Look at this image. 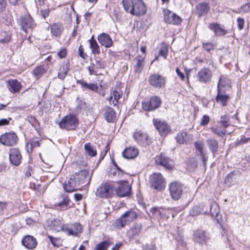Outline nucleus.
Returning a JSON list of instances; mask_svg holds the SVG:
<instances>
[{"instance_id":"4be33fe9","label":"nucleus","mask_w":250,"mask_h":250,"mask_svg":"<svg viewBox=\"0 0 250 250\" xmlns=\"http://www.w3.org/2000/svg\"><path fill=\"white\" fill-rule=\"evenodd\" d=\"M191 139V134L185 131L179 132L175 137L177 143L179 144H188L190 143Z\"/></svg>"},{"instance_id":"7c9ffc66","label":"nucleus","mask_w":250,"mask_h":250,"mask_svg":"<svg viewBox=\"0 0 250 250\" xmlns=\"http://www.w3.org/2000/svg\"><path fill=\"white\" fill-rule=\"evenodd\" d=\"M138 150L134 147H130L125 149L122 152L123 156L126 159H133L138 154Z\"/></svg>"},{"instance_id":"5701e85b","label":"nucleus","mask_w":250,"mask_h":250,"mask_svg":"<svg viewBox=\"0 0 250 250\" xmlns=\"http://www.w3.org/2000/svg\"><path fill=\"white\" fill-rule=\"evenodd\" d=\"M99 42L101 45L106 48L110 47L113 44V42L110 36L107 34L102 33L98 35L97 38Z\"/></svg>"},{"instance_id":"c03bdc74","label":"nucleus","mask_w":250,"mask_h":250,"mask_svg":"<svg viewBox=\"0 0 250 250\" xmlns=\"http://www.w3.org/2000/svg\"><path fill=\"white\" fill-rule=\"evenodd\" d=\"M211 130L218 136L222 137L227 133L230 134L231 132H228L226 128H223L222 125L219 126L215 125L211 128Z\"/></svg>"},{"instance_id":"f8f14e48","label":"nucleus","mask_w":250,"mask_h":250,"mask_svg":"<svg viewBox=\"0 0 250 250\" xmlns=\"http://www.w3.org/2000/svg\"><path fill=\"white\" fill-rule=\"evenodd\" d=\"M18 141V137L15 133L8 132L0 136V142L7 146L15 145Z\"/></svg>"},{"instance_id":"4468645a","label":"nucleus","mask_w":250,"mask_h":250,"mask_svg":"<svg viewBox=\"0 0 250 250\" xmlns=\"http://www.w3.org/2000/svg\"><path fill=\"white\" fill-rule=\"evenodd\" d=\"M153 124L161 136H166L171 131V129L167 124L158 119H154Z\"/></svg>"},{"instance_id":"338daca9","label":"nucleus","mask_w":250,"mask_h":250,"mask_svg":"<svg viewBox=\"0 0 250 250\" xmlns=\"http://www.w3.org/2000/svg\"><path fill=\"white\" fill-rule=\"evenodd\" d=\"M11 120L10 118L8 119H2L0 120V126L7 125L9 124L10 121Z\"/></svg>"},{"instance_id":"bf43d9fd","label":"nucleus","mask_w":250,"mask_h":250,"mask_svg":"<svg viewBox=\"0 0 250 250\" xmlns=\"http://www.w3.org/2000/svg\"><path fill=\"white\" fill-rule=\"evenodd\" d=\"M167 47L166 46H162L159 51V55L163 57L165 59H166L167 56Z\"/></svg>"},{"instance_id":"a211bd4d","label":"nucleus","mask_w":250,"mask_h":250,"mask_svg":"<svg viewBox=\"0 0 250 250\" xmlns=\"http://www.w3.org/2000/svg\"><path fill=\"white\" fill-rule=\"evenodd\" d=\"M83 227L79 223H75L71 225L67 224L65 228V233L68 235L78 236L82 232Z\"/></svg>"},{"instance_id":"b1692460","label":"nucleus","mask_w":250,"mask_h":250,"mask_svg":"<svg viewBox=\"0 0 250 250\" xmlns=\"http://www.w3.org/2000/svg\"><path fill=\"white\" fill-rule=\"evenodd\" d=\"M78 187V184L73 176H72L63 185L64 190L67 192H72L77 190Z\"/></svg>"},{"instance_id":"a878e982","label":"nucleus","mask_w":250,"mask_h":250,"mask_svg":"<svg viewBox=\"0 0 250 250\" xmlns=\"http://www.w3.org/2000/svg\"><path fill=\"white\" fill-rule=\"evenodd\" d=\"M78 186L88 181V173L86 171H81L73 175Z\"/></svg>"},{"instance_id":"4c0bfd02","label":"nucleus","mask_w":250,"mask_h":250,"mask_svg":"<svg viewBox=\"0 0 250 250\" xmlns=\"http://www.w3.org/2000/svg\"><path fill=\"white\" fill-rule=\"evenodd\" d=\"M69 67V63H63L59 69L58 77L60 79H63L67 75Z\"/></svg>"},{"instance_id":"aec40b11","label":"nucleus","mask_w":250,"mask_h":250,"mask_svg":"<svg viewBox=\"0 0 250 250\" xmlns=\"http://www.w3.org/2000/svg\"><path fill=\"white\" fill-rule=\"evenodd\" d=\"M208 239V236L204 230H197L194 233L193 240L194 242L200 245L205 244L207 242Z\"/></svg>"},{"instance_id":"79ce46f5","label":"nucleus","mask_w":250,"mask_h":250,"mask_svg":"<svg viewBox=\"0 0 250 250\" xmlns=\"http://www.w3.org/2000/svg\"><path fill=\"white\" fill-rule=\"evenodd\" d=\"M9 89L13 93L19 92L21 89V83L16 80L8 81Z\"/></svg>"},{"instance_id":"ddd939ff","label":"nucleus","mask_w":250,"mask_h":250,"mask_svg":"<svg viewBox=\"0 0 250 250\" xmlns=\"http://www.w3.org/2000/svg\"><path fill=\"white\" fill-rule=\"evenodd\" d=\"M133 138L138 144L142 146L149 145L151 142L148 134L141 130L134 132Z\"/></svg>"},{"instance_id":"6e6d98bb","label":"nucleus","mask_w":250,"mask_h":250,"mask_svg":"<svg viewBox=\"0 0 250 250\" xmlns=\"http://www.w3.org/2000/svg\"><path fill=\"white\" fill-rule=\"evenodd\" d=\"M10 39V35L6 32H1L0 34V42L2 43L8 42Z\"/></svg>"},{"instance_id":"8fccbe9b","label":"nucleus","mask_w":250,"mask_h":250,"mask_svg":"<svg viewBox=\"0 0 250 250\" xmlns=\"http://www.w3.org/2000/svg\"><path fill=\"white\" fill-rule=\"evenodd\" d=\"M203 205H199L194 206L189 211V214L192 216H194L200 214L203 209Z\"/></svg>"},{"instance_id":"7ed1b4c3","label":"nucleus","mask_w":250,"mask_h":250,"mask_svg":"<svg viewBox=\"0 0 250 250\" xmlns=\"http://www.w3.org/2000/svg\"><path fill=\"white\" fill-rule=\"evenodd\" d=\"M137 217L136 213L132 211H127L114 222V226L119 229L125 227V225L133 221Z\"/></svg>"},{"instance_id":"f257e3e1","label":"nucleus","mask_w":250,"mask_h":250,"mask_svg":"<svg viewBox=\"0 0 250 250\" xmlns=\"http://www.w3.org/2000/svg\"><path fill=\"white\" fill-rule=\"evenodd\" d=\"M125 11L132 16L140 17L146 14L147 8L142 0H122Z\"/></svg>"},{"instance_id":"e433bc0d","label":"nucleus","mask_w":250,"mask_h":250,"mask_svg":"<svg viewBox=\"0 0 250 250\" xmlns=\"http://www.w3.org/2000/svg\"><path fill=\"white\" fill-rule=\"evenodd\" d=\"M210 214L212 218H214L217 222H219V216L220 213V208L216 202H213L210 207Z\"/></svg>"},{"instance_id":"423d86ee","label":"nucleus","mask_w":250,"mask_h":250,"mask_svg":"<svg viewBox=\"0 0 250 250\" xmlns=\"http://www.w3.org/2000/svg\"><path fill=\"white\" fill-rule=\"evenodd\" d=\"M151 187L157 190H161L165 187V180L161 174L154 173L150 176Z\"/></svg>"},{"instance_id":"37998d69","label":"nucleus","mask_w":250,"mask_h":250,"mask_svg":"<svg viewBox=\"0 0 250 250\" xmlns=\"http://www.w3.org/2000/svg\"><path fill=\"white\" fill-rule=\"evenodd\" d=\"M89 47L93 54H99L100 53V47L95 40L94 36H92L89 40Z\"/></svg>"},{"instance_id":"1a4fd4ad","label":"nucleus","mask_w":250,"mask_h":250,"mask_svg":"<svg viewBox=\"0 0 250 250\" xmlns=\"http://www.w3.org/2000/svg\"><path fill=\"white\" fill-rule=\"evenodd\" d=\"M164 12V21L166 23L173 25L180 24L182 22V19L167 9H165Z\"/></svg>"},{"instance_id":"393cba45","label":"nucleus","mask_w":250,"mask_h":250,"mask_svg":"<svg viewBox=\"0 0 250 250\" xmlns=\"http://www.w3.org/2000/svg\"><path fill=\"white\" fill-rule=\"evenodd\" d=\"M122 92L120 90H110V95L107 98V100L110 104L116 106L119 103V100L121 98Z\"/></svg>"},{"instance_id":"ea45409f","label":"nucleus","mask_w":250,"mask_h":250,"mask_svg":"<svg viewBox=\"0 0 250 250\" xmlns=\"http://www.w3.org/2000/svg\"><path fill=\"white\" fill-rule=\"evenodd\" d=\"M136 62L134 65V70L136 73H140L144 68V58L142 56H137L135 59Z\"/></svg>"},{"instance_id":"052dcab7","label":"nucleus","mask_w":250,"mask_h":250,"mask_svg":"<svg viewBox=\"0 0 250 250\" xmlns=\"http://www.w3.org/2000/svg\"><path fill=\"white\" fill-rule=\"evenodd\" d=\"M150 213L152 214L153 217L161 216L162 212L161 210L157 208H151L149 210Z\"/></svg>"},{"instance_id":"58836bf2","label":"nucleus","mask_w":250,"mask_h":250,"mask_svg":"<svg viewBox=\"0 0 250 250\" xmlns=\"http://www.w3.org/2000/svg\"><path fill=\"white\" fill-rule=\"evenodd\" d=\"M77 83L81 84L83 88L88 89L94 92H97L98 91V86L97 84L93 83H88L83 80L77 81Z\"/></svg>"},{"instance_id":"412c9836","label":"nucleus","mask_w":250,"mask_h":250,"mask_svg":"<svg viewBox=\"0 0 250 250\" xmlns=\"http://www.w3.org/2000/svg\"><path fill=\"white\" fill-rule=\"evenodd\" d=\"M21 243L26 249L32 250L36 248L37 245L36 239L31 235H26L23 237Z\"/></svg>"},{"instance_id":"e2e57ef3","label":"nucleus","mask_w":250,"mask_h":250,"mask_svg":"<svg viewBox=\"0 0 250 250\" xmlns=\"http://www.w3.org/2000/svg\"><path fill=\"white\" fill-rule=\"evenodd\" d=\"M237 23L238 28L239 30H241L244 28V25L245 23L244 20L241 18H238L237 19Z\"/></svg>"},{"instance_id":"f704fd0d","label":"nucleus","mask_w":250,"mask_h":250,"mask_svg":"<svg viewBox=\"0 0 250 250\" xmlns=\"http://www.w3.org/2000/svg\"><path fill=\"white\" fill-rule=\"evenodd\" d=\"M207 145L210 151L212 152L213 156H215L218 149V143L216 140L209 139L207 140Z\"/></svg>"},{"instance_id":"2f4dec72","label":"nucleus","mask_w":250,"mask_h":250,"mask_svg":"<svg viewBox=\"0 0 250 250\" xmlns=\"http://www.w3.org/2000/svg\"><path fill=\"white\" fill-rule=\"evenodd\" d=\"M104 117L109 123H113L116 120V114L114 110L110 107H106L105 108Z\"/></svg>"},{"instance_id":"0e129e2a","label":"nucleus","mask_w":250,"mask_h":250,"mask_svg":"<svg viewBox=\"0 0 250 250\" xmlns=\"http://www.w3.org/2000/svg\"><path fill=\"white\" fill-rule=\"evenodd\" d=\"M209 117L208 116L205 115L203 116L201 120L200 125H206L209 121Z\"/></svg>"},{"instance_id":"cd10ccee","label":"nucleus","mask_w":250,"mask_h":250,"mask_svg":"<svg viewBox=\"0 0 250 250\" xmlns=\"http://www.w3.org/2000/svg\"><path fill=\"white\" fill-rule=\"evenodd\" d=\"M210 9L208 4L207 2H201L196 7L195 13L199 17L206 15Z\"/></svg>"},{"instance_id":"5fc2aeb1","label":"nucleus","mask_w":250,"mask_h":250,"mask_svg":"<svg viewBox=\"0 0 250 250\" xmlns=\"http://www.w3.org/2000/svg\"><path fill=\"white\" fill-rule=\"evenodd\" d=\"M48 238L54 246L59 247L62 245V240L60 238H55L50 235H48Z\"/></svg>"},{"instance_id":"680f3d73","label":"nucleus","mask_w":250,"mask_h":250,"mask_svg":"<svg viewBox=\"0 0 250 250\" xmlns=\"http://www.w3.org/2000/svg\"><path fill=\"white\" fill-rule=\"evenodd\" d=\"M203 47L207 51L209 52L214 49V45L213 44L210 42L203 43Z\"/></svg>"},{"instance_id":"864d4df0","label":"nucleus","mask_w":250,"mask_h":250,"mask_svg":"<svg viewBox=\"0 0 250 250\" xmlns=\"http://www.w3.org/2000/svg\"><path fill=\"white\" fill-rule=\"evenodd\" d=\"M27 121L33 126L35 130L38 131L39 129V123L35 117L29 115L27 117Z\"/></svg>"},{"instance_id":"39448f33","label":"nucleus","mask_w":250,"mask_h":250,"mask_svg":"<svg viewBox=\"0 0 250 250\" xmlns=\"http://www.w3.org/2000/svg\"><path fill=\"white\" fill-rule=\"evenodd\" d=\"M194 146L196 155L201 158L203 165L206 167L208 156L207 151L205 148L204 143L202 141L198 140L194 143Z\"/></svg>"},{"instance_id":"09e8293b","label":"nucleus","mask_w":250,"mask_h":250,"mask_svg":"<svg viewBox=\"0 0 250 250\" xmlns=\"http://www.w3.org/2000/svg\"><path fill=\"white\" fill-rule=\"evenodd\" d=\"M229 116L228 115H224L222 116L220 118V120L219 121V123L221 124L222 126L226 128L231 125V123L229 122Z\"/></svg>"},{"instance_id":"4d7b16f0","label":"nucleus","mask_w":250,"mask_h":250,"mask_svg":"<svg viewBox=\"0 0 250 250\" xmlns=\"http://www.w3.org/2000/svg\"><path fill=\"white\" fill-rule=\"evenodd\" d=\"M62 200L58 203L57 205L59 207L67 208V206L69 205V199L67 196L62 195Z\"/></svg>"},{"instance_id":"774afa93","label":"nucleus","mask_w":250,"mask_h":250,"mask_svg":"<svg viewBox=\"0 0 250 250\" xmlns=\"http://www.w3.org/2000/svg\"><path fill=\"white\" fill-rule=\"evenodd\" d=\"M249 141H250V138H241L240 139L237 144L238 145H242V144H246V143H248Z\"/></svg>"},{"instance_id":"c85d7f7f","label":"nucleus","mask_w":250,"mask_h":250,"mask_svg":"<svg viewBox=\"0 0 250 250\" xmlns=\"http://www.w3.org/2000/svg\"><path fill=\"white\" fill-rule=\"evenodd\" d=\"M208 28L214 32V35L216 36H224L227 33L223 27L218 23H210L208 25Z\"/></svg>"},{"instance_id":"69168bd1","label":"nucleus","mask_w":250,"mask_h":250,"mask_svg":"<svg viewBox=\"0 0 250 250\" xmlns=\"http://www.w3.org/2000/svg\"><path fill=\"white\" fill-rule=\"evenodd\" d=\"M58 56L61 59L65 58L66 56V50L64 48L58 52Z\"/></svg>"},{"instance_id":"f3484780","label":"nucleus","mask_w":250,"mask_h":250,"mask_svg":"<svg viewBox=\"0 0 250 250\" xmlns=\"http://www.w3.org/2000/svg\"><path fill=\"white\" fill-rule=\"evenodd\" d=\"M131 188L127 182H123L119 184L117 188H115V193L119 197L127 196L130 193Z\"/></svg>"},{"instance_id":"6ab92c4d","label":"nucleus","mask_w":250,"mask_h":250,"mask_svg":"<svg viewBox=\"0 0 250 250\" xmlns=\"http://www.w3.org/2000/svg\"><path fill=\"white\" fill-rule=\"evenodd\" d=\"M155 162L157 165H160L168 169H172L174 167L173 160L162 154L156 158Z\"/></svg>"},{"instance_id":"f03ea898","label":"nucleus","mask_w":250,"mask_h":250,"mask_svg":"<svg viewBox=\"0 0 250 250\" xmlns=\"http://www.w3.org/2000/svg\"><path fill=\"white\" fill-rule=\"evenodd\" d=\"M115 188L111 182L102 183L97 188L96 195L101 198L108 199L112 197L115 194Z\"/></svg>"},{"instance_id":"20e7f679","label":"nucleus","mask_w":250,"mask_h":250,"mask_svg":"<svg viewBox=\"0 0 250 250\" xmlns=\"http://www.w3.org/2000/svg\"><path fill=\"white\" fill-rule=\"evenodd\" d=\"M78 125V121L75 116L70 115L62 118L59 123L61 128L66 130L74 129Z\"/></svg>"},{"instance_id":"72a5a7b5","label":"nucleus","mask_w":250,"mask_h":250,"mask_svg":"<svg viewBox=\"0 0 250 250\" xmlns=\"http://www.w3.org/2000/svg\"><path fill=\"white\" fill-rule=\"evenodd\" d=\"M52 224L54 230L58 232L62 231L65 232V228L67 224H63L61 219L56 218L54 219L52 222Z\"/></svg>"},{"instance_id":"3c124183","label":"nucleus","mask_w":250,"mask_h":250,"mask_svg":"<svg viewBox=\"0 0 250 250\" xmlns=\"http://www.w3.org/2000/svg\"><path fill=\"white\" fill-rule=\"evenodd\" d=\"M229 83V79L226 76L221 75L219 78V82L217 84V89H221V87H224Z\"/></svg>"},{"instance_id":"6e6552de","label":"nucleus","mask_w":250,"mask_h":250,"mask_svg":"<svg viewBox=\"0 0 250 250\" xmlns=\"http://www.w3.org/2000/svg\"><path fill=\"white\" fill-rule=\"evenodd\" d=\"M161 104V100L158 97H152L149 101H145L142 102V108L146 111L153 110L158 108Z\"/></svg>"},{"instance_id":"603ef678","label":"nucleus","mask_w":250,"mask_h":250,"mask_svg":"<svg viewBox=\"0 0 250 250\" xmlns=\"http://www.w3.org/2000/svg\"><path fill=\"white\" fill-rule=\"evenodd\" d=\"M235 182L234 175L233 172L229 173L225 179V184L229 187L231 186Z\"/></svg>"},{"instance_id":"bb28decb","label":"nucleus","mask_w":250,"mask_h":250,"mask_svg":"<svg viewBox=\"0 0 250 250\" xmlns=\"http://www.w3.org/2000/svg\"><path fill=\"white\" fill-rule=\"evenodd\" d=\"M217 95L216 97V102L223 106H226L229 100V96L222 91L220 89H217Z\"/></svg>"},{"instance_id":"13d9d810","label":"nucleus","mask_w":250,"mask_h":250,"mask_svg":"<svg viewBox=\"0 0 250 250\" xmlns=\"http://www.w3.org/2000/svg\"><path fill=\"white\" fill-rule=\"evenodd\" d=\"M237 13L244 14L246 13H250V2L246 3L238 9Z\"/></svg>"},{"instance_id":"9b49d317","label":"nucleus","mask_w":250,"mask_h":250,"mask_svg":"<svg viewBox=\"0 0 250 250\" xmlns=\"http://www.w3.org/2000/svg\"><path fill=\"white\" fill-rule=\"evenodd\" d=\"M20 24L21 29L26 33L28 32L29 30L35 28L36 25L31 17L29 15H25L21 17Z\"/></svg>"},{"instance_id":"a19ab883","label":"nucleus","mask_w":250,"mask_h":250,"mask_svg":"<svg viewBox=\"0 0 250 250\" xmlns=\"http://www.w3.org/2000/svg\"><path fill=\"white\" fill-rule=\"evenodd\" d=\"M46 73V69L42 65L37 66L32 71L33 75L36 79L41 78Z\"/></svg>"},{"instance_id":"c9c22d12","label":"nucleus","mask_w":250,"mask_h":250,"mask_svg":"<svg viewBox=\"0 0 250 250\" xmlns=\"http://www.w3.org/2000/svg\"><path fill=\"white\" fill-rule=\"evenodd\" d=\"M103 67V63L100 61H96V63H91L87 67L90 75H96L99 69Z\"/></svg>"},{"instance_id":"de8ad7c7","label":"nucleus","mask_w":250,"mask_h":250,"mask_svg":"<svg viewBox=\"0 0 250 250\" xmlns=\"http://www.w3.org/2000/svg\"><path fill=\"white\" fill-rule=\"evenodd\" d=\"M112 244L110 240H106L97 244L94 250H106Z\"/></svg>"},{"instance_id":"473e14b6","label":"nucleus","mask_w":250,"mask_h":250,"mask_svg":"<svg viewBox=\"0 0 250 250\" xmlns=\"http://www.w3.org/2000/svg\"><path fill=\"white\" fill-rule=\"evenodd\" d=\"M40 146V142L39 139L34 138L30 139L26 144V151L28 153H31L33 151V149Z\"/></svg>"},{"instance_id":"a18cd8bd","label":"nucleus","mask_w":250,"mask_h":250,"mask_svg":"<svg viewBox=\"0 0 250 250\" xmlns=\"http://www.w3.org/2000/svg\"><path fill=\"white\" fill-rule=\"evenodd\" d=\"M142 226L140 224L133 226L128 231V234L130 237L134 238L138 236L141 232Z\"/></svg>"},{"instance_id":"0eeeda50","label":"nucleus","mask_w":250,"mask_h":250,"mask_svg":"<svg viewBox=\"0 0 250 250\" xmlns=\"http://www.w3.org/2000/svg\"><path fill=\"white\" fill-rule=\"evenodd\" d=\"M212 76V72L209 68L204 67L198 71L197 78L200 83L207 84L211 82Z\"/></svg>"},{"instance_id":"dca6fc26","label":"nucleus","mask_w":250,"mask_h":250,"mask_svg":"<svg viewBox=\"0 0 250 250\" xmlns=\"http://www.w3.org/2000/svg\"><path fill=\"white\" fill-rule=\"evenodd\" d=\"M150 85L156 88H162L165 85V79L162 75L155 74L151 75L149 78Z\"/></svg>"},{"instance_id":"9d476101","label":"nucleus","mask_w":250,"mask_h":250,"mask_svg":"<svg viewBox=\"0 0 250 250\" xmlns=\"http://www.w3.org/2000/svg\"><path fill=\"white\" fill-rule=\"evenodd\" d=\"M170 195L174 200H178L182 196L183 187L181 183L174 182L169 186Z\"/></svg>"},{"instance_id":"49530a36","label":"nucleus","mask_w":250,"mask_h":250,"mask_svg":"<svg viewBox=\"0 0 250 250\" xmlns=\"http://www.w3.org/2000/svg\"><path fill=\"white\" fill-rule=\"evenodd\" d=\"M84 148L85 152L89 156L94 157L96 155L97 151L96 148L90 143H86L84 146Z\"/></svg>"},{"instance_id":"c756f323","label":"nucleus","mask_w":250,"mask_h":250,"mask_svg":"<svg viewBox=\"0 0 250 250\" xmlns=\"http://www.w3.org/2000/svg\"><path fill=\"white\" fill-rule=\"evenodd\" d=\"M52 35L56 37H60L63 31V25L61 23H54L50 25Z\"/></svg>"},{"instance_id":"2eb2a0df","label":"nucleus","mask_w":250,"mask_h":250,"mask_svg":"<svg viewBox=\"0 0 250 250\" xmlns=\"http://www.w3.org/2000/svg\"><path fill=\"white\" fill-rule=\"evenodd\" d=\"M9 160L11 163L15 166H18L21 162L22 157L19 149L11 148L9 153Z\"/></svg>"}]
</instances>
